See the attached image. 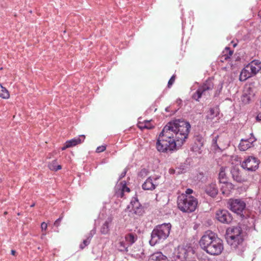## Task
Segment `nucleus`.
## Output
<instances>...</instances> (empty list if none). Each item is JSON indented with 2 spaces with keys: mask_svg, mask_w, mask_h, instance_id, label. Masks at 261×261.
<instances>
[{
  "mask_svg": "<svg viewBox=\"0 0 261 261\" xmlns=\"http://www.w3.org/2000/svg\"><path fill=\"white\" fill-rule=\"evenodd\" d=\"M191 125L183 119H175L169 122L159 135L156 148L162 152L177 150L188 138Z\"/></svg>",
  "mask_w": 261,
  "mask_h": 261,
  "instance_id": "nucleus-1",
  "label": "nucleus"
},
{
  "mask_svg": "<svg viewBox=\"0 0 261 261\" xmlns=\"http://www.w3.org/2000/svg\"><path fill=\"white\" fill-rule=\"evenodd\" d=\"M171 228V225L169 223L157 225L151 232L150 244L153 246L160 240L166 239L170 234Z\"/></svg>",
  "mask_w": 261,
  "mask_h": 261,
  "instance_id": "nucleus-2",
  "label": "nucleus"
},
{
  "mask_svg": "<svg viewBox=\"0 0 261 261\" xmlns=\"http://www.w3.org/2000/svg\"><path fill=\"white\" fill-rule=\"evenodd\" d=\"M177 202L178 207L181 211L188 213L194 212L198 204V201L196 198L186 195L179 196Z\"/></svg>",
  "mask_w": 261,
  "mask_h": 261,
  "instance_id": "nucleus-3",
  "label": "nucleus"
},
{
  "mask_svg": "<svg viewBox=\"0 0 261 261\" xmlns=\"http://www.w3.org/2000/svg\"><path fill=\"white\" fill-rule=\"evenodd\" d=\"M214 86L213 81L211 79L207 80L199 86L196 92L193 94L192 98L197 101H199L202 96L210 95V91L214 89Z\"/></svg>",
  "mask_w": 261,
  "mask_h": 261,
  "instance_id": "nucleus-4",
  "label": "nucleus"
},
{
  "mask_svg": "<svg viewBox=\"0 0 261 261\" xmlns=\"http://www.w3.org/2000/svg\"><path fill=\"white\" fill-rule=\"evenodd\" d=\"M259 160L254 156H248L241 162L242 168L248 171H255L258 168Z\"/></svg>",
  "mask_w": 261,
  "mask_h": 261,
  "instance_id": "nucleus-5",
  "label": "nucleus"
},
{
  "mask_svg": "<svg viewBox=\"0 0 261 261\" xmlns=\"http://www.w3.org/2000/svg\"><path fill=\"white\" fill-rule=\"evenodd\" d=\"M205 251L207 253L212 255H218L223 250V241L217 236L214 239L213 243Z\"/></svg>",
  "mask_w": 261,
  "mask_h": 261,
  "instance_id": "nucleus-6",
  "label": "nucleus"
},
{
  "mask_svg": "<svg viewBox=\"0 0 261 261\" xmlns=\"http://www.w3.org/2000/svg\"><path fill=\"white\" fill-rule=\"evenodd\" d=\"M227 204L231 211L239 215H241L246 207L245 202L240 199H230Z\"/></svg>",
  "mask_w": 261,
  "mask_h": 261,
  "instance_id": "nucleus-7",
  "label": "nucleus"
},
{
  "mask_svg": "<svg viewBox=\"0 0 261 261\" xmlns=\"http://www.w3.org/2000/svg\"><path fill=\"white\" fill-rule=\"evenodd\" d=\"M216 235L212 231L206 232L200 239L199 241V245L200 247L204 250L206 251L213 243L214 239L216 237Z\"/></svg>",
  "mask_w": 261,
  "mask_h": 261,
  "instance_id": "nucleus-8",
  "label": "nucleus"
},
{
  "mask_svg": "<svg viewBox=\"0 0 261 261\" xmlns=\"http://www.w3.org/2000/svg\"><path fill=\"white\" fill-rule=\"evenodd\" d=\"M227 232L228 234V239L233 241L234 243L237 242V244H239L240 242H242V239L241 237L242 230L240 227H233L231 228L230 230L228 229Z\"/></svg>",
  "mask_w": 261,
  "mask_h": 261,
  "instance_id": "nucleus-9",
  "label": "nucleus"
},
{
  "mask_svg": "<svg viewBox=\"0 0 261 261\" xmlns=\"http://www.w3.org/2000/svg\"><path fill=\"white\" fill-rule=\"evenodd\" d=\"M216 219L220 222L229 224L232 220V217L226 210H219L216 213Z\"/></svg>",
  "mask_w": 261,
  "mask_h": 261,
  "instance_id": "nucleus-10",
  "label": "nucleus"
},
{
  "mask_svg": "<svg viewBox=\"0 0 261 261\" xmlns=\"http://www.w3.org/2000/svg\"><path fill=\"white\" fill-rule=\"evenodd\" d=\"M130 205L134 211V213L138 216H141L143 214L144 208L139 203L137 197H133L130 202Z\"/></svg>",
  "mask_w": 261,
  "mask_h": 261,
  "instance_id": "nucleus-11",
  "label": "nucleus"
},
{
  "mask_svg": "<svg viewBox=\"0 0 261 261\" xmlns=\"http://www.w3.org/2000/svg\"><path fill=\"white\" fill-rule=\"evenodd\" d=\"M85 138V136L84 135H81L78 138H75L66 141L65 145L62 147V150H64L68 148L81 144L82 142H84Z\"/></svg>",
  "mask_w": 261,
  "mask_h": 261,
  "instance_id": "nucleus-12",
  "label": "nucleus"
},
{
  "mask_svg": "<svg viewBox=\"0 0 261 261\" xmlns=\"http://www.w3.org/2000/svg\"><path fill=\"white\" fill-rule=\"evenodd\" d=\"M205 193L212 197H215L218 194V190L216 184L212 183L205 187Z\"/></svg>",
  "mask_w": 261,
  "mask_h": 261,
  "instance_id": "nucleus-13",
  "label": "nucleus"
},
{
  "mask_svg": "<svg viewBox=\"0 0 261 261\" xmlns=\"http://www.w3.org/2000/svg\"><path fill=\"white\" fill-rule=\"evenodd\" d=\"M157 178L154 179V181H153L151 177H148L146 181L142 185V188L144 190H152L154 189L157 186L155 180Z\"/></svg>",
  "mask_w": 261,
  "mask_h": 261,
  "instance_id": "nucleus-14",
  "label": "nucleus"
},
{
  "mask_svg": "<svg viewBox=\"0 0 261 261\" xmlns=\"http://www.w3.org/2000/svg\"><path fill=\"white\" fill-rule=\"evenodd\" d=\"M230 173L232 178L234 181L238 182H241L243 181L240 170L238 167H233L230 170Z\"/></svg>",
  "mask_w": 261,
  "mask_h": 261,
  "instance_id": "nucleus-15",
  "label": "nucleus"
},
{
  "mask_svg": "<svg viewBox=\"0 0 261 261\" xmlns=\"http://www.w3.org/2000/svg\"><path fill=\"white\" fill-rule=\"evenodd\" d=\"M255 141L254 139H242L239 144V149L240 150L245 151L251 147L252 143Z\"/></svg>",
  "mask_w": 261,
  "mask_h": 261,
  "instance_id": "nucleus-16",
  "label": "nucleus"
},
{
  "mask_svg": "<svg viewBox=\"0 0 261 261\" xmlns=\"http://www.w3.org/2000/svg\"><path fill=\"white\" fill-rule=\"evenodd\" d=\"M221 184H222L221 187V191L222 192V193L224 195H229L231 191L234 188L233 185L227 181L225 182H222Z\"/></svg>",
  "mask_w": 261,
  "mask_h": 261,
  "instance_id": "nucleus-17",
  "label": "nucleus"
},
{
  "mask_svg": "<svg viewBox=\"0 0 261 261\" xmlns=\"http://www.w3.org/2000/svg\"><path fill=\"white\" fill-rule=\"evenodd\" d=\"M149 261H167V257L161 252H156L150 256Z\"/></svg>",
  "mask_w": 261,
  "mask_h": 261,
  "instance_id": "nucleus-18",
  "label": "nucleus"
},
{
  "mask_svg": "<svg viewBox=\"0 0 261 261\" xmlns=\"http://www.w3.org/2000/svg\"><path fill=\"white\" fill-rule=\"evenodd\" d=\"M252 76V75L250 73V70L247 68V67L246 66L242 70L240 75L239 80L241 81H245L247 79L251 77Z\"/></svg>",
  "mask_w": 261,
  "mask_h": 261,
  "instance_id": "nucleus-19",
  "label": "nucleus"
},
{
  "mask_svg": "<svg viewBox=\"0 0 261 261\" xmlns=\"http://www.w3.org/2000/svg\"><path fill=\"white\" fill-rule=\"evenodd\" d=\"M137 239V236L136 234L129 233L125 235V241L130 246L134 244Z\"/></svg>",
  "mask_w": 261,
  "mask_h": 261,
  "instance_id": "nucleus-20",
  "label": "nucleus"
},
{
  "mask_svg": "<svg viewBox=\"0 0 261 261\" xmlns=\"http://www.w3.org/2000/svg\"><path fill=\"white\" fill-rule=\"evenodd\" d=\"M95 233V231L94 230H92L90 231V232L88 233L86 239L84 240L83 242V243L80 245V247L81 249H83L86 246H88L90 244L91 240Z\"/></svg>",
  "mask_w": 261,
  "mask_h": 261,
  "instance_id": "nucleus-21",
  "label": "nucleus"
},
{
  "mask_svg": "<svg viewBox=\"0 0 261 261\" xmlns=\"http://www.w3.org/2000/svg\"><path fill=\"white\" fill-rule=\"evenodd\" d=\"M225 167H221L219 173V179L220 183L227 181V178L225 173Z\"/></svg>",
  "mask_w": 261,
  "mask_h": 261,
  "instance_id": "nucleus-22",
  "label": "nucleus"
},
{
  "mask_svg": "<svg viewBox=\"0 0 261 261\" xmlns=\"http://www.w3.org/2000/svg\"><path fill=\"white\" fill-rule=\"evenodd\" d=\"M128 244L126 242L124 241H121L119 242L117 246L118 250L121 252H127L128 251Z\"/></svg>",
  "mask_w": 261,
  "mask_h": 261,
  "instance_id": "nucleus-23",
  "label": "nucleus"
},
{
  "mask_svg": "<svg viewBox=\"0 0 261 261\" xmlns=\"http://www.w3.org/2000/svg\"><path fill=\"white\" fill-rule=\"evenodd\" d=\"M224 55H222L221 58L224 60H227L232 56L233 51L230 49L229 47H225V51H223Z\"/></svg>",
  "mask_w": 261,
  "mask_h": 261,
  "instance_id": "nucleus-24",
  "label": "nucleus"
},
{
  "mask_svg": "<svg viewBox=\"0 0 261 261\" xmlns=\"http://www.w3.org/2000/svg\"><path fill=\"white\" fill-rule=\"evenodd\" d=\"M247 67L250 70L252 76L255 75L260 70H261V67L255 66L251 63L249 64Z\"/></svg>",
  "mask_w": 261,
  "mask_h": 261,
  "instance_id": "nucleus-25",
  "label": "nucleus"
},
{
  "mask_svg": "<svg viewBox=\"0 0 261 261\" xmlns=\"http://www.w3.org/2000/svg\"><path fill=\"white\" fill-rule=\"evenodd\" d=\"M50 170L53 171H57L61 169V166L58 164L57 160H55L48 165Z\"/></svg>",
  "mask_w": 261,
  "mask_h": 261,
  "instance_id": "nucleus-26",
  "label": "nucleus"
},
{
  "mask_svg": "<svg viewBox=\"0 0 261 261\" xmlns=\"http://www.w3.org/2000/svg\"><path fill=\"white\" fill-rule=\"evenodd\" d=\"M10 95L8 91L0 84V97L4 99H7Z\"/></svg>",
  "mask_w": 261,
  "mask_h": 261,
  "instance_id": "nucleus-27",
  "label": "nucleus"
},
{
  "mask_svg": "<svg viewBox=\"0 0 261 261\" xmlns=\"http://www.w3.org/2000/svg\"><path fill=\"white\" fill-rule=\"evenodd\" d=\"M100 232L102 234H106L109 232V221H106L100 228Z\"/></svg>",
  "mask_w": 261,
  "mask_h": 261,
  "instance_id": "nucleus-28",
  "label": "nucleus"
},
{
  "mask_svg": "<svg viewBox=\"0 0 261 261\" xmlns=\"http://www.w3.org/2000/svg\"><path fill=\"white\" fill-rule=\"evenodd\" d=\"M251 96L246 93H244L242 97V101L245 104L249 103L251 100Z\"/></svg>",
  "mask_w": 261,
  "mask_h": 261,
  "instance_id": "nucleus-29",
  "label": "nucleus"
},
{
  "mask_svg": "<svg viewBox=\"0 0 261 261\" xmlns=\"http://www.w3.org/2000/svg\"><path fill=\"white\" fill-rule=\"evenodd\" d=\"M204 140L203 138L200 136H198L195 139V144L198 147H200L203 146Z\"/></svg>",
  "mask_w": 261,
  "mask_h": 261,
  "instance_id": "nucleus-30",
  "label": "nucleus"
},
{
  "mask_svg": "<svg viewBox=\"0 0 261 261\" xmlns=\"http://www.w3.org/2000/svg\"><path fill=\"white\" fill-rule=\"evenodd\" d=\"M217 113L215 108H211L209 111V114L207 116V119H212L215 116H217Z\"/></svg>",
  "mask_w": 261,
  "mask_h": 261,
  "instance_id": "nucleus-31",
  "label": "nucleus"
},
{
  "mask_svg": "<svg viewBox=\"0 0 261 261\" xmlns=\"http://www.w3.org/2000/svg\"><path fill=\"white\" fill-rule=\"evenodd\" d=\"M219 138V136H217L215 137L212 140V146L214 147V149L216 150L217 149H220V147L219 146L218 144H217V141Z\"/></svg>",
  "mask_w": 261,
  "mask_h": 261,
  "instance_id": "nucleus-32",
  "label": "nucleus"
},
{
  "mask_svg": "<svg viewBox=\"0 0 261 261\" xmlns=\"http://www.w3.org/2000/svg\"><path fill=\"white\" fill-rule=\"evenodd\" d=\"M175 75H173L171 77V78L170 79V80H169V81H168V87L169 88H170L173 85V84L175 82Z\"/></svg>",
  "mask_w": 261,
  "mask_h": 261,
  "instance_id": "nucleus-33",
  "label": "nucleus"
},
{
  "mask_svg": "<svg viewBox=\"0 0 261 261\" xmlns=\"http://www.w3.org/2000/svg\"><path fill=\"white\" fill-rule=\"evenodd\" d=\"M138 127L141 129H143L144 128L151 129V128H152L153 127V126H147L146 124H142V125L138 124Z\"/></svg>",
  "mask_w": 261,
  "mask_h": 261,
  "instance_id": "nucleus-34",
  "label": "nucleus"
},
{
  "mask_svg": "<svg viewBox=\"0 0 261 261\" xmlns=\"http://www.w3.org/2000/svg\"><path fill=\"white\" fill-rule=\"evenodd\" d=\"M106 149V147L105 146H99L96 148V152H101L103 151H105Z\"/></svg>",
  "mask_w": 261,
  "mask_h": 261,
  "instance_id": "nucleus-35",
  "label": "nucleus"
},
{
  "mask_svg": "<svg viewBox=\"0 0 261 261\" xmlns=\"http://www.w3.org/2000/svg\"><path fill=\"white\" fill-rule=\"evenodd\" d=\"M250 63L255 66L261 67V62L258 60H253Z\"/></svg>",
  "mask_w": 261,
  "mask_h": 261,
  "instance_id": "nucleus-36",
  "label": "nucleus"
},
{
  "mask_svg": "<svg viewBox=\"0 0 261 261\" xmlns=\"http://www.w3.org/2000/svg\"><path fill=\"white\" fill-rule=\"evenodd\" d=\"M63 218V216L60 217L59 218H58L54 223V225L58 227L60 225V222H61V220Z\"/></svg>",
  "mask_w": 261,
  "mask_h": 261,
  "instance_id": "nucleus-37",
  "label": "nucleus"
},
{
  "mask_svg": "<svg viewBox=\"0 0 261 261\" xmlns=\"http://www.w3.org/2000/svg\"><path fill=\"white\" fill-rule=\"evenodd\" d=\"M47 225L45 222H42L41 225L42 230H45L47 229Z\"/></svg>",
  "mask_w": 261,
  "mask_h": 261,
  "instance_id": "nucleus-38",
  "label": "nucleus"
},
{
  "mask_svg": "<svg viewBox=\"0 0 261 261\" xmlns=\"http://www.w3.org/2000/svg\"><path fill=\"white\" fill-rule=\"evenodd\" d=\"M122 190L124 192H129L130 191V189L129 188H128L125 184L123 185L122 187Z\"/></svg>",
  "mask_w": 261,
  "mask_h": 261,
  "instance_id": "nucleus-39",
  "label": "nucleus"
},
{
  "mask_svg": "<svg viewBox=\"0 0 261 261\" xmlns=\"http://www.w3.org/2000/svg\"><path fill=\"white\" fill-rule=\"evenodd\" d=\"M117 196L118 197L122 198L124 196V191L121 190L120 191L117 192Z\"/></svg>",
  "mask_w": 261,
  "mask_h": 261,
  "instance_id": "nucleus-40",
  "label": "nucleus"
},
{
  "mask_svg": "<svg viewBox=\"0 0 261 261\" xmlns=\"http://www.w3.org/2000/svg\"><path fill=\"white\" fill-rule=\"evenodd\" d=\"M126 172H127V170L125 169L124 170V171L123 172H122L121 175H120L119 180H121L122 178H123L125 176Z\"/></svg>",
  "mask_w": 261,
  "mask_h": 261,
  "instance_id": "nucleus-41",
  "label": "nucleus"
},
{
  "mask_svg": "<svg viewBox=\"0 0 261 261\" xmlns=\"http://www.w3.org/2000/svg\"><path fill=\"white\" fill-rule=\"evenodd\" d=\"M193 190L191 189H187L186 191V195H190L193 193Z\"/></svg>",
  "mask_w": 261,
  "mask_h": 261,
  "instance_id": "nucleus-42",
  "label": "nucleus"
},
{
  "mask_svg": "<svg viewBox=\"0 0 261 261\" xmlns=\"http://www.w3.org/2000/svg\"><path fill=\"white\" fill-rule=\"evenodd\" d=\"M147 173V171L145 169H142L140 172V174H139V175L140 176H143V175H146Z\"/></svg>",
  "mask_w": 261,
  "mask_h": 261,
  "instance_id": "nucleus-43",
  "label": "nucleus"
},
{
  "mask_svg": "<svg viewBox=\"0 0 261 261\" xmlns=\"http://www.w3.org/2000/svg\"><path fill=\"white\" fill-rule=\"evenodd\" d=\"M222 87H223V86H222V84H221L220 85V89H219V90H216V93H215V96H216V95H217L219 94V93H220L221 90V89H222Z\"/></svg>",
  "mask_w": 261,
  "mask_h": 261,
  "instance_id": "nucleus-44",
  "label": "nucleus"
},
{
  "mask_svg": "<svg viewBox=\"0 0 261 261\" xmlns=\"http://www.w3.org/2000/svg\"><path fill=\"white\" fill-rule=\"evenodd\" d=\"M256 119H257V120H261V115L258 114V115L256 116Z\"/></svg>",
  "mask_w": 261,
  "mask_h": 261,
  "instance_id": "nucleus-45",
  "label": "nucleus"
},
{
  "mask_svg": "<svg viewBox=\"0 0 261 261\" xmlns=\"http://www.w3.org/2000/svg\"><path fill=\"white\" fill-rule=\"evenodd\" d=\"M15 253H16V251L15 250H11V254L12 255H15Z\"/></svg>",
  "mask_w": 261,
  "mask_h": 261,
  "instance_id": "nucleus-46",
  "label": "nucleus"
},
{
  "mask_svg": "<svg viewBox=\"0 0 261 261\" xmlns=\"http://www.w3.org/2000/svg\"><path fill=\"white\" fill-rule=\"evenodd\" d=\"M145 124H147V126H150L149 125V122L148 121H145Z\"/></svg>",
  "mask_w": 261,
  "mask_h": 261,
  "instance_id": "nucleus-47",
  "label": "nucleus"
},
{
  "mask_svg": "<svg viewBox=\"0 0 261 261\" xmlns=\"http://www.w3.org/2000/svg\"><path fill=\"white\" fill-rule=\"evenodd\" d=\"M233 47H236L237 46V44L236 43H234L233 45Z\"/></svg>",
  "mask_w": 261,
  "mask_h": 261,
  "instance_id": "nucleus-48",
  "label": "nucleus"
},
{
  "mask_svg": "<svg viewBox=\"0 0 261 261\" xmlns=\"http://www.w3.org/2000/svg\"><path fill=\"white\" fill-rule=\"evenodd\" d=\"M45 235V234H43L41 236V239H43V236Z\"/></svg>",
  "mask_w": 261,
  "mask_h": 261,
  "instance_id": "nucleus-49",
  "label": "nucleus"
},
{
  "mask_svg": "<svg viewBox=\"0 0 261 261\" xmlns=\"http://www.w3.org/2000/svg\"><path fill=\"white\" fill-rule=\"evenodd\" d=\"M34 205H35V204L34 203V204H32V205H31V207H33V206H34Z\"/></svg>",
  "mask_w": 261,
  "mask_h": 261,
  "instance_id": "nucleus-50",
  "label": "nucleus"
},
{
  "mask_svg": "<svg viewBox=\"0 0 261 261\" xmlns=\"http://www.w3.org/2000/svg\"><path fill=\"white\" fill-rule=\"evenodd\" d=\"M129 207H130V205H128V206L127 207V208H128H128H129Z\"/></svg>",
  "mask_w": 261,
  "mask_h": 261,
  "instance_id": "nucleus-51",
  "label": "nucleus"
},
{
  "mask_svg": "<svg viewBox=\"0 0 261 261\" xmlns=\"http://www.w3.org/2000/svg\"><path fill=\"white\" fill-rule=\"evenodd\" d=\"M7 214V212H5L4 213V215H6Z\"/></svg>",
  "mask_w": 261,
  "mask_h": 261,
  "instance_id": "nucleus-52",
  "label": "nucleus"
},
{
  "mask_svg": "<svg viewBox=\"0 0 261 261\" xmlns=\"http://www.w3.org/2000/svg\"><path fill=\"white\" fill-rule=\"evenodd\" d=\"M260 108H261V99H260Z\"/></svg>",
  "mask_w": 261,
  "mask_h": 261,
  "instance_id": "nucleus-53",
  "label": "nucleus"
}]
</instances>
